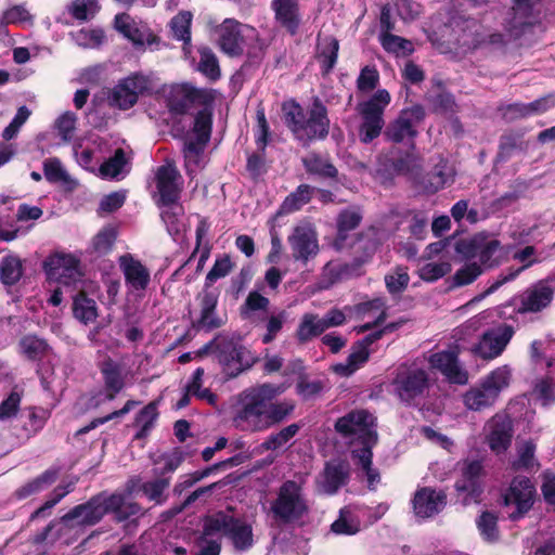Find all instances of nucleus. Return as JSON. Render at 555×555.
Returning <instances> with one entry per match:
<instances>
[{
    "label": "nucleus",
    "mask_w": 555,
    "mask_h": 555,
    "mask_svg": "<svg viewBox=\"0 0 555 555\" xmlns=\"http://www.w3.org/2000/svg\"><path fill=\"white\" fill-rule=\"evenodd\" d=\"M20 348L22 353L29 361H40L49 352L50 346L46 339L40 338L36 335H25L20 340Z\"/></svg>",
    "instance_id": "nucleus-46"
},
{
    "label": "nucleus",
    "mask_w": 555,
    "mask_h": 555,
    "mask_svg": "<svg viewBox=\"0 0 555 555\" xmlns=\"http://www.w3.org/2000/svg\"><path fill=\"white\" fill-rule=\"evenodd\" d=\"M51 411L42 406L30 405L23 409L20 415L21 429L18 437L29 439L43 429Z\"/></svg>",
    "instance_id": "nucleus-33"
},
{
    "label": "nucleus",
    "mask_w": 555,
    "mask_h": 555,
    "mask_svg": "<svg viewBox=\"0 0 555 555\" xmlns=\"http://www.w3.org/2000/svg\"><path fill=\"white\" fill-rule=\"evenodd\" d=\"M379 242L373 230L360 232L356 235L352 243L348 242V246L353 249V259L349 263L339 264L337 268L331 263L325 266L330 271L333 280H341L357 273V271L365 263L370 262L378 248Z\"/></svg>",
    "instance_id": "nucleus-10"
},
{
    "label": "nucleus",
    "mask_w": 555,
    "mask_h": 555,
    "mask_svg": "<svg viewBox=\"0 0 555 555\" xmlns=\"http://www.w3.org/2000/svg\"><path fill=\"white\" fill-rule=\"evenodd\" d=\"M555 106V99L552 95L540 98L531 103H513L503 108V116L508 119L528 117L534 114H542Z\"/></svg>",
    "instance_id": "nucleus-39"
},
{
    "label": "nucleus",
    "mask_w": 555,
    "mask_h": 555,
    "mask_svg": "<svg viewBox=\"0 0 555 555\" xmlns=\"http://www.w3.org/2000/svg\"><path fill=\"white\" fill-rule=\"evenodd\" d=\"M498 516L490 511H485L476 520L481 538L488 543H494L500 539Z\"/></svg>",
    "instance_id": "nucleus-51"
},
{
    "label": "nucleus",
    "mask_w": 555,
    "mask_h": 555,
    "mask_svg": "<svg viewBox=\"0 0 555 555\" xmlns=\"http://www.w3.org/2000/svg\"><path fill=\"white\" fill-rule=\"evenodd\" d=\"M537 489L529 477L517 475L502 492L500 505L511 521L524 519L532 509Z\"/></svg>",
    "instance_id": "nucleus-5"
},
{
    "label": "nucleus",
    "mask_w": 555,
    "mask_h": 555,
    "mask_svg": "<svg viewBox=\"0 0 555 555\" xmlns=\"http://www.w3.org/2000/svg\"><path fill=\"white\" fill-rule=\"evenodd\" d=\"M151 80L140 73H134L121 80L113 88L108 98L109 105L127 111L133 107L140 95L151 94Z\"/></svg>",
    "instance_id": "nucleus-15"
},
{
    "label": "nucleus",
    "mask_w": 555,
    "mask_h": 555,
    "mask_svg": "<svg viewBox=\"0 0 555 555\" xmlns=\"http://www.w3.org/2000/svg\"><path fill=\"white\" fill-rule=\"evenodd\" d=\"M370 350L357 341L351 347V352L345 363L334 365V372L341 376H349L369 361Z\"/></svg>",
    "instance_id": "nucleus-43"
},
{
    "label": "nucleus",
    "mask_w": 555,
    "mask_h": 555,
    "mask_svg": "<svg viewBox=\"0 0 555 555\" xmlns=\"http://www.w3.org/2000/svg\"><path fill=\"white\" fill-rule=\"evenodd\" d=\"M99 369L104 382L105 397L114 400L125 387L121 365L108 357L99 364Z\"/></svg>",
    "instance_id": "nucleus-36"
},
{
    "label": "nucleus",
    "mask_w": 555,
    "mask_h": 555,
    "mask_svg": "<svg viewBox=\"0 0 555 555\" xmlns=\"http://www.w3.org/2000/svg\"><path fill=\"white\" fill-rule=\"evenodd\" d=\"M271 512L276 520L284 524L298 520L308 512L300 485L295 480L284 481L271 503Z\"/></svg>",
    "instance_id": "nucleus-11"
},
{
    "label": "nucleus",
    "mask_w": 555,
    "mask_h": 555,
    "mask_svg": "<svg viewBox=\"0 0 555 555\" xmlns=\"http://www.w3.org/2000/svg\"><path fill=\"white\" fill-rule=\"evenodd\" d=\"M363 216L359 208H345L336 217V235L333 246L336 250L347 248L349 232L357 229L362 222Z\"/></svg>",
    "instance_id": "nucleus-32"
},
{
    "label": "nucleus",
    "mask_w": 555,
    "mask_h": 555,
    "mask_svg": "<svg viewBox=\"0 0 555 555\" xmlns=\"http://www.w3.org/2000/svg\"><path fill=\"white\" fill-rule=\"evenodd\" d=\"M483 272L481 266L477 262H468L456 270L453 275V285L456 287L472 284Z\"/></svg>",
    "instance_id": "nucleus-56"
},
{
    "label": "nucleus",
    "mask_w": 555,
    "mask_h": 555,
    "mask_svg": "<svg viewBox=\"0 0 555 555\" xmlns=\"http://www.w3.org/2000/svg\"><path fill=\"white\" fill-rule=\"evenodd\" d=\"M514 425L506 414H495L489 422L487 443L495 454L504 453L512 444Z\"/></svg>",
    "instance_id": "nucleus-29"
},
{
    "label": "nucleus",
    "mask_w": 555,
    "mask_h": 555,
    "mask_svg": "<svg viewBox=\"0 0 555 555\" xmlns=\"http://www.w3.org/2000/svg\"><path fill=\"white\" fill-rule=\"evenodd\" d=\"M511 370L504 365L491 371L475 387L463 396V402L468 410L482 411L498 400L500 392L509 385Z\"/></svg>",
    "instance_id": "nucleus-6"
},
{
    "label": "nucleus",
    "mask_w": 555,
    "mask_h": 555,
    "mask_svg": "<svg viewBox=\"0 0 555 555\" xmlns=\"http://www.w3.org/2000/svg\"><path fill=\"white\" fill-rule=\"evenodd\" d=\"M281 111L285 127L301 146L308 147L311 143L328 137V109L319 96L312 98L308 108L295 99L286 100L282 103Z\"/></svg>",
    "instance_id": "nucleus-2"
},
{
    "label": "nucleus",
    "mask_w": 555,
    "mask_h": 555,
    "mask_svg": "<svg viewBox=\"0 0 555 555\" xmlns=\"http://www.w3.org/2000/svg\"><path fill=\"white\" fill-rule=\"evenodd\" d=\"M393 392L405 405H416L430 388L428 373L417 367H400L392 379Z\"/></svg>",
    "instance_id": "nucleus-9"
},
{
    "label": "nucleus",
    "mask_w": 555,
    "mask_h": 555,
    "mask_svg": "<svg viewBox=\"0 0 555 555\" xmlns=\"http://www.w3.org/2000/svg\"><path fill=\"white\" fill-rule=\"evenodd\" d=\"M325 332L322 320L313 313L302 315L296 330V338L300 344H305Z\"/></svg>",
    "instance_id": "nucleus-45"
},
{
    "label": "nucleus",
    "mask_w": 555,
    "mask_h": 555,
    "mask_svg": "<svg viewBox=\"0 0 555 555\" xmlns=\"http://www.w3.org/2000/svg\"><path fill=\"white\" fill-rule=\"evenodd\" d=\"M453 181L454 170L443 157H440L429 171L418 175L414 179L415 186L428 195L437 193Z\"/></svg>",
    "instance_id": "nucleus-25"
},
{
    "label": "nucleus",
    "mask_w": 555,
    "mask_h": 555,
    "mask_svg": "<svg viewBox=\"0 0 555 555\" xmlns=\"http://www.w3.org/2000/svg\"><path fill=\"white\" fill-rule=\"evenodd\" d=\"M100 10L98 0H73L68 7L69 14L77 21H88Z\"/></svg>",
    "instance_id": "nucleus-57"
},
{
    "label": "nucleus",
    "mask_w": 555,
    "mask_h": 555,
    "mask_svg": "<svg viewBox=\"0 0 555 555\" xmlns=\"http://www.w3.org/2000/svg\"><path fill=\"white\" fill-rule=\"evenodd\" d=\"M218 532L227 537L237 552H246L254 545L251 525L223 511L207 515L203 520L204 537H212Z\"/></svg>",
    "instance_id": "nucleus-4"
},
{
    "label": "nucleus",
    "mask_w": 555,
    "mask_h": 555,
    "mask_svg": "<svg viewBox=\"0 0 555 555\" xmlns=\"http://www.w3.org/2000/svg\"><path fill=\"white\" fill-rule=\"evenodd\" d=\"M74 482L66 485L56 486L50 493L49 499L30 515V520L38 518H44L50 515L51 509L59 503L63 498L74 490Z\"/></svg>",
    "instance_id": "nucleus-50"
},
{
    "label": "nucleus",
    "mask_w": 555,
    "mask_h": 555,
    "mask_svg": "<svg viewBox=\"0 0 555 555\" xmlns=\"http://www.w3.org/2000/svg\"><path fill=\"white\" fill-rule=\"evenodd\" d=\"M60 476L59 467H50L41 473L39 476L34 479L27 481L20 488H17L14 492V495L18 500L27 499L34 494L40 493L44 489L52 486Z\"/></svg>",
    "instance_id": "nucleus-40"
},
{
    "label": "nucleus",
    "mask_w": 555,
    "mask_h": 555,
    "mask_svg": "<svg viewBox=\"0 0 555 555\" xmlns=\"http://www.w3.org/2000/svg\"><path fill=\"white\" fill-rule=\"evenodd\" d=\"M554 299V288L546 280H540L513 299L518 302L517 314L539 313L548 308Z\"/></svg>",
    "instance_id": "nucleus-16"
},
{
    "label": "nucleus",
    "mask_w": 555,
    "mask_h": 555,
    "mask_svg": "<svg viewBox=\"0 0 555 555\" xmlns=\"http://www.w3.org/2000/svg\"><path fill=\"white\" fill-rule=\"evenodd\" d=\"M535 254V247L532 245H528L522 249L516 251L513 255L515 260L522 262V266L519 268H507L506 273H501L495 282H493L485 292L486 295L492 294L496 292L502 285L507 282L514 281L522 271L532 267L535 263H539L540 260L538 258H532Z\"/></svg>",
    "instance_id": "nucleus-35"
},
{
    "label": "nucleus",
    "mask_w": 555,
    "mask_h": 555,
    "mask_svg": "<svg viewBox=\"0 0 555 555\" xmlns=\"http://www.w3.org/2000/svg\"><path fill=\"white\" fill-rule=\"evenodd\" d=\"M323 476L326 492L334 494L348 483L350 465L346 460H332L325 463Z\"/></svg>",
    "instance_id": "nucleus-38"
},
{
    "label": "nucleus",
    "mask_w": 555,
    "mask_h": 555,
    "mask_svg": "<svg viewBox=\"0 0 555 555\" xmlns=\"http://www.w3.org/2000/svg\"><path fill=\"white\" fill-rule=\"evenodd\" d=\"M242 26L236 20L227 18L218 28L219 47L229 56L234 57L243 54L244 36Z\"/></svg>",
    "instance_id": "nucleus-30"
},
{
    "label": "nucleus",
    "mask_w": 555,
    "mask_h": 555,
    "mask_svg": "<svg viewBox=\"0 0 555 555\" xmlns=\"http://www.w3.org/2000/svg\"><path fill=\"white\" fill-rule=\"evenodd\" d=\"M376 418L367 410H353L346 415L337 418L335 422V430L344 437H350L358 433V442L361 444V437L370 431L377 433L373 429Z\"/></svg>",
    "instance_id": "nucleus-28"
},
{
    "label": "nucleus",
    "mask_w": 555,
    "mask_h": 555,
    "mask_svg": "<svg viewBox=\"0 0 555 555\" xmlns=\"http://www.w3.org/2000/svg\"><path fill=\"white\" fill-rule=\"evenodd\" d=\"M271 10L275 22L291 36L298 33L301 23L298 0H272Z\"/></svg>",
    "instance_id": "nucleus-31"
},
{
    "label": "nucleus",
    "mask_w": 555,
    "mask_h": 555,
    "mask_svg": "<svg viewBox=\"0 0 555 555\" xmlns=\"http://www.w3.org/2000/svg\"><path fill=\"white\" fill-rule=\"evenodd\" d=\"M192 14L181 11L171 18L170 26L177 40L189 42L191 40Z\"/></svg>",
    "instance_id": "nucleus-54"
},
{
    "label": "nucleus",
    "mask_w": 555,
    "mask_h": 555,
    "mask_svg": "<svg viewBox=\"0 0 555 555\" xmlns=\"http://www.w3.org/2000/svg\"><path fill=\"white\" fill-rule=\"evenodd\" d=\"M448 504L447 492L431 487H422L414 493L412 505L417 517L430 518L441 513Z\"/></svg>",
    "instance_id": "nucleus-26"
},
{
    "label": "nucleus",
    "mask_w": 555,
    "mask_h": 555,
    "mask_svg": "<svg viewBox=\"0 0 555 555\" xmlns=\"http://www.w3.org/2000/svg\"><path fill=\"white\" fill-rule=\"evenodd\" d=\"M215 354L229 377L238 376L245 370L250 369L256 362V359L253 358L244 346L235 343L233 338L225 336H218Z\"/></svg>",
    "instance_id": "nucleus-13"
},
{
    "label": "nucleus",
    "mask_w": 555,
    "mask_h": 555,
    "mask_svg": "<svg viewBox=\"0 0 555 555\" xmlns=\"http://www.w3.org/2000/svg\"><path fill=\"white\" fill-rule=\"evenodd\" d=\"M315 191L310 184H299L295 191L289 193L279 207L278 216L289 215L301 209L308 204Z\"/></svg>",
    "instance_id": "nucleus-41"
},
{
    "label": "nucleus",
    "mask_w": 555,
    "mask_h": 555,
    "mask_svg": "<svg viewBox=\"0 0 555 555\" xmlns=\"http://www.w3.org/2000/svg\"><path fill=\"white\" fill-rule=\"evenodd\" d=\"M390 101V93L386 89H379L367 101L358 104V112L362 118L359 128L362 143L369 144L384 132V112Z\"/></svg>",
    "instance_id": "nucleus-8"
},
{
    "label": "nucleus",
    "mask_w": 555,
    "mask_h": 555,
    "mask_svg": "<svg viewBox=\"0 0 555 555\" xmlns=\"http://www.w3.org/2000/svg\"><path fill=\"white\" fill-rule=\"evenodd\" d=\"M339 52V41L332 35L318 36L315 59L320 63L322 76H327L334 69Z\"/></svg>",
    "instance_id": "nucleus-37"
},
{
    "label": "nucleus",
    "mask_w": 555,
    "mask_h": 555,
    "mask_svg": "<svg viewBox=\"0 0 555 555\" xmlns=\"http://www.w3.org/2000/svg\"><path fill=\"white\" fill-rule=\"evenodd\" d=\"M301 164L308 177L327 182L331 186L340 183L339 171L327 153L311 151L301 158Z\"/></svg>",
    "instance_id": "nucleus-22"
},
{
    "label": "nucleus",
    "mask_w": 555,
    "mask_h": 555,
    "mask_svg": "<svg viewBox=\"0 0 555 555\" xmlns=\"http://www.w3.org/2000/svg\"><path fill=\"white\" fill-rule=\"evenodd\" d=\"M74 317L85 325L92 323L98 318V307L92 298H89L85 292H79L73 301Z\"/></svg>",
    "instance_id": "nucleus-44"
},
{
    "label": "nucleus",
    "mask_w": 555,
    "mask_h": 555,
    "mask_svg": "<svg viewBox=\"0 0 555 555\" xmlns=\"http://www.w3.org/2000/svg\"><path fill=\"white\" fill-rule=\"evenodd\" d=\"M197 69L210 80H218L221 76L220 66L216 54L210 48L199 50V63Z\"/></svg>",
    "instance_id": "nucleus-52"
},
{
    "label": "nucleus",
    "mask_w": 555,
    "mask_h": 555,
    "mask_svg": "<svg viewBox=\"0 0 555 555\" xmlns=\"http://www.w3.org/2000/svg\"><path fill=\"white\" fill-rule=\"evenodd\" d=\"M514 334L512 325L501 324L485 332L478 344L473 347V352L485 360H492L505 350Z\"/></svg>",
    "instance_id": "nucleus-19"
},
{
    "label": "nucleus",
    "mask_w": 555,
    "mask_h": 555,
    "mask_svg": "<svg viewBox=\"0 0 555 555\" xmlns=\"http://www.w3.org/2000/svg\"><path fill=\"white\" fill-rule=\"evenodd\" d=\"M105 516V508L102 507L98 494L91 496L87 502L70 508L61 520L68 527H92L99 524Z\"/></svg>",
    "instance_id": "nucleus-24"
},
{
    "label": "nucleus",
    "mask_w": 555,
    "mask_h": 555,
    "mask_svg": "<svg viewBox=\"0 0 555 555\" xmlns=\"http://www.w3.org/2000/svg\"><path fill=\"white\" fill-rule=\"evenodd\" d=\"M43 173L48 182H67L69 177L62 167L61 160L57 157L48 158L43 163Z\"/></svg>",
    "instance_id": "nucleus-61"
},
{
    "label": "nucleus",
    "mask_w": 555,
    "mask_h": 555,
    "mask_svg": "<svg viewBox=\"0 0 555 555\" xmlns=\"http://www.w3.org/2000/svg\"><path fill=\"white\" fill-rule=\"evenodd\" d=\"M216 101V91L208 88H197L190 82H183L172 88L167 107L172 115L184 116L192 105L209 104Z\"/></svg>",
    "instance_id": "nucleus-14"
},
{
    "label": "nucleus",
    "mask_w": 555,
    "mask_h": 555,
    "mask_svg": "<svg viewBox=\"0 0 555 555\" xmlns=\"http://www.w3.org/2000/svg\"><path fill=\"white\" fill-rule=\"evenodd\" d=\"M43 269L50 278L65 285L80 281L83 275L80 259L73 254L56 253L49 256L43 261Z\"/></svg>",
    "instance_id": "nucleus-18"
},
{
    "label": "nucleus",
    "mask_w": 555,
    "mask_h": 555,
    "mask_svg": "<svg viewBox=\"0 0 555 555\" xmlns=\"http://www.w3.org/2000/svg\"><path fill=\"white\" fill-rule=\"evenodd\" d=\"M117 232L112 227L103 228L92 241L93 248L96 253L101 255L108 254L116 241Z\"/></svg>",
    "instance_id": "nucleus-60"
},
{
    "label": "nucleus",
    "mask_w": 555,
    "mask_h": 555,
    "mask_svg": "<svg viewBox=\"0 0 555 555\" xmlns=\"http://www.w3.org/2000/svg\"><path fill=\"white\" fill-rule=\"evenodd\" d=\"M324 389V383L320 379L309 380L306 376H300L296 383V393L304 400L315 399Z\"/></svg>",
    "instance_id": "nucleus-55"
},
{
    "label": "nucleus",
    "mask_w": 555,
    "mask_h": 555,
    "mask_svg": "<svg viewBox=\"0 0 555 555\" xmlns=\"http://www.w3.org/2000/svg\"><path fill=\"white\" fill-rule=\"evenodd\" d=\"M535 443L532 440L526 441L518 451V459L513 463V468L530 469L534 466Z\"/></svg>",
    "instance_id": "nucleus-64"
},
{
    "label": "nucleus",
    "mask_w": 555,
    "mask_h": 555,
    "mask_svg": "<svg viewBox=\"0 0 555 555\" xmlns=\"http://www.w3.org/2000/svg\"><path fill=\"white\" fill-rule=\"evenodd\" d=\"M301 427V424L293 423L281 428L279 431L269 435L261 443V448L267 451H275L282 448L299 433Z\"/></svg>",
    "instance_id": "nucleus-48"
},
{
    "label": "nucleus",
    "mask_w": 555,
    "mask_h": 555,
    "mask_svg": "<svg viewBox=\"0 0 555 555\" xmlns=\"http://www.w3.org/2000/svg\"><path fill=\"white\" fill-rule=\"evenodd\" d=\"M456 251L466 260L479 258L481 268L493 269L502 262V244L499 240H488L485 236L475 235L456 242Z\"/></svg>",
    "instance_id": "nucleus-12"
},
{
    "label": "nucleus",
    "mask_w": 555,
    "mask_h": 555,
    "mask_svg": "<svg viewBox=\"0 0 555 555\" xmlns=\"http://www.w3.org/2000/svg\"><path fill=\"white\" fill-rule=\"evenodd\" d=\"M292 257L302 264L314 258L319 253V242L314 230L308 227H296L287 238Z\"/></svg>",
    "instance_id": "nucleus-27"
},
{
    "label": "nucleus",
    "mask_w": 555,
    "mask_h": 555,
    "mask_svg": "<svg viewBox=\"0 0 555 555\" xmlns=\"http://www.w3.org/2000/svg\"><path fill=\"white\" fill-rule=\"evenodd\" d=\"M30 114H31V112L28 109L27 106L23 105V106L18 107L14 118L3 129L2 138L5 141H10V140L14 139L17 135V133L20 132L21 127L29 118Z\"/></svg>",
    "instance_id": "nucleus-62"
},
{
    "label": "nucleus",
    "mask_w": 555,
    "mask_h": 555,
    "mask_svg": "<svg viewBox=\"0 0 555 555\" xmlns=\"http://www.w3.org/2000/svg\"><path fill=\"white\" fill-rule=\"evenodd\" d=\"M428 363L431 369L441 373L450 384L463 386L468 383L469 374L461 365L456 351L442 350L435 352L429 357Z\"/></svg>",
    "instance_id": "nucleus-21"
},
{
    "label": "nucleus",
    "mask_w": 555,
    "mask_h": 555,
    "mask_svg": "<svg viewBox=\"0 0 555 555\" xmlns=\"http://www.w3.org/2000/svg\"><path fill=\"white\" fill-rule=\"evenodd\" d=\"M120 268L126 283L134 291H145L151 281L149 269L131 255L120 257Z\"/></svg>",
    "instance_id": "nucleus-34"
},
{
    "label": "nucleus",
    "mask_w": 555,
    "mask_h": 555,
    "mask_svg": "<svg viewBox=\"0 0 555 555\" xmlns=\"http://www.w3.org/2000/svg\"><path fill=\"white\" fill-rule=\"evenodd\" d=\"M282 392L281 386L270 383L243 390L233 416L235 427L243 431L260 433L287 421L295 412L296 402L292 399L273 401Z\"/></svg>",
    "instance_id": "nucleus-1"
},
{
    "label": "nucleus",
    "mask_w": 555,
    "mask_h": 555,
    "mask_svg": "<svg viewBox=\"0 0 555 555\" xmlns=\"http://www.w3.org/2000/svg\"><path fill=\"white\" fill-rule=\"evenodd\" d=\"M214 105L215 102L203 104L201 105L202 108L194 115L192 132L195 135V140L184 143L185 152L199 155L209 143L212 132Z\"/></svg>",
    "instance_id": "nucleus-20"
},
{
    "label": "nucleus",
    "mask_w": 555,
    "mask_h": 555,
    "mask_svg": "<svg viewBox=\"0 0 555 555\" xmlns=\"http://www.w3.org/2000/svg\"><path fill=\"white\" fill-rule=\"evenodd\" d=\"M185 453L180 448H175L170 453H164L153 461V479L142 482L139 491L149 501L156 505L166 503L168 495L165 494L169 488L172 474L182 465Z\"/></svg>",
    "instance_id": "nucleus-3"
},
{
    "label": "nucleus",
    "mask_w": 555,
    "mask_h": 555,
    "mask_svg": "<svg viewBox=\"0 0 555 555\" xmlns=\"http://www.w3.org/2000/svg\"><path fill=\"white\" fill-rule=\"evenodd\" d=\"M157 417L158 412L156 402H150L141 409L137 413L133 422L134 426L139 427V430L134 435V439L141 440L146 438L151 429L154 427Z\"/></svg>",
    "instance_id": "nucleus-47"
},
{
    "label": "nucleus",
    "mask_w": 555,
    "mask_h": 555,
    "mask_svg": "<svg viewBox=\"0 0 555 555\" xmlns=\"http://www.w3.org/2000/svg\"><path fill=\"white\" fill-rule=\"evenodd\" d=\"M181 175L175 165H162L155 173V184L158 193L156 205L158 207H170L177 204L181 197L182 183L178 181Z\"/></svg>",
    "instance_id": "nucleus-17"
},
{
    "label": "nucleus",
    "mask_w": 555,
    "mask_h": 555,
    "mask_svg": "<svg viewBox=\"0 0 555 555\" xmlns=\"http://www.w3.org/2000/svg\"><path fill=\"white\" fill-rule=\"evenodd\" d=\"M233 268L234 263L232 262L230 255L224 254L220 257H217L214 266L206 275V288H210L217 280L229 275L232 272Z\"/></svg>",
    "instance_id": "nucleus-53"
},
{
    "label": "nucleus",
    "mask_w": 555,
    "mask_h": 555,
    "mask_svg": "<svg viewBox=\"0 0 555 555\" xmlns=\"http://www.w3.org/2000/svg\"><path fill=\"white\" fill-rule=\"evenodd\" d=\"M33 22V15L24 4H15L7 9L0 18V25L7 27L9 24H22Z\"/></svg>",
    "instance_id": "nucleus-59"
},
{
    "label": "nucleus",
    "mask_w": 555,
    "mask_h": 555,
    "mask_svg": "<svg viewBox=\"0 0 555 555\" xmlns=\"http://www.w3.org/2000/svg\"><path fill=\"white\" fill-rule=\"evenodd\" d=\"M483 473L482 463L478 460L467 462L462 469V480L454 485L456 491L475 494L480 492L479 478Z\"/></svg>",
    "instance_id": "nucleus-42"
},
{
    "label": "nucleus",
    "mask_w": 555,
    "mask_h": 555,
    "mask_svg": "<svg viewBox=\"0 0 555 555\" xmlns=\"http://www.w3.org/2000/svg\"><path fill=\"white\" fill-rule=\"evenodd\" d=\"M426 111L422 104L401 109L398 116L389 121L384 129L385 141L404 144L409 149H415V139L418 135V126L425 120Z\"/></svg>",
    "instance_id": "nucleus-7"
},
{
    "label": "nucleus",
    "mask_w": 555,
    "mask_h": 555,
    "mask_svg": "<svg viewBox=\"0 0 555 555\" xmlns=\"http://www.w3.org/2000/svg\"><path fill=\"white\" fill-rule=\"evenodd\" d=\"M377 442V433L367 431L361 437V447L352 449L350 452L354 464L365 475L369 489H374L375 485L380 481V474L378 469L373 467V448Z\"/></svg>",
    "instance_id": "nucleus-23"
},
{
    "label": "nucleus",
    "mask_w": 555,
    "mask_h": 555,
    "mask_svg": "<svg viewBox=\"0 0 555 555\" xmlns=\"http://www.w3.org/2000/svg\"><path fill=\"white\" fill-rule=\"evenodd\" d=\"M23 275L22 260L17 256L9 255L0 262V281L7 286L15 285Z\"/></svg>",
    "instance_id": "nucleus-49"
},
{
    "label": "nucleus",
    "mask_w": 555,
    "mask_h": 555,
    "mask_svg": "<svg viewBox=\"0 0 555 555\" xmlns=\"http://www.w3.org/2000/svg\"><path fill=\"white\" fill-rule=\"evenodd\" d=\"M410 282V276L405 269L397 268L395 274H388L385 276V284L387 291L391 295L400 294L406 289Z\"/></svg>",
    "instance_id": "nucleus-63"
},
{
    "label": "nucleus",
    "mask_w": 555,
    "mask_h": 555,
    "mask_svg": "<svg viewBox=\"0 0 555 555\" xmlns=\"http://www.w3.org/2000/svg\"><path fill=\"white\" fill-rule=\"evenodd\" d=\"M127 163L126 154L122 149H117L114 155L100 166V172L104 177L116 178L124 169Z\"/></svg>",
    "instance_id": "nucleus-58"
}]
</instances>
